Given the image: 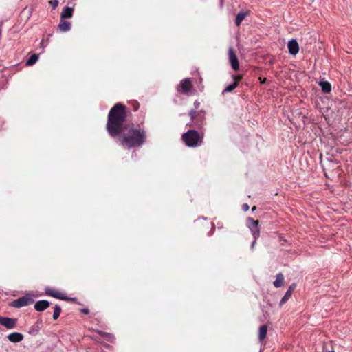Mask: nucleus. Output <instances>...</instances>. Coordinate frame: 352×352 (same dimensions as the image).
Listing matches in <instances>:
<instances>
[{
	"label": "nucleus",
	"instance_id": "1",
	"mask_svg": "<svg viewBox=\"0 0 352 352\" xmlns=\"http://www.w3.org/2000/svg\"><path fill=\"white\" fill-rule=\"evenodd\" d=\"M128 109L122 103H116L109 111L106 129L111 138L118 137V143L125 148L140 147L146 141L147 133L142 124H124Z\"/></svg>",
	"mask_w": 352,
	"mask_h": 352
},
{
	"label": "nucleus",
	"instance_id": "2",
	"mask_svg": "<svg viewBox=\"0 0 352 352\" xmlns=\"http://www.w3.org/2000/svg\"><path fill=\"white\" fill-rule=\"evenodd\" d=\"M203 133H200L194 129L188 130L182 136L183 142L188 147H197L200 146L203 142Z\"/></svg>",
	"mask_w": 352,
	"mask_h": 352
},
{
	"label": "nucleus",
	"instance_id": "3",
	"mask_svg": "<svg viewBox=\"0 0 352 352\" xmlns=\"http://www.w3.org/2000/svg\"><path fill=\"white\" fill-rule=\"evenodd\" d=\"M206 112L204 110H193L191 109L189 112L191 124H188L191 128H196L198 129H202L206 122Z\"/></svg>",
	"mask_w": 352,
	"mask_h": 352
},
{
	"label": "nucleus",
	"instance_id": "4",
	"mask_svg": "<svg viewBox=\"0 0 352 352\" xmlns=\"http://www.w3.org/2000/svg\"><path fill=\"white\" fill-rule=\"evenodd\" d=\"M192 88V84L190 78H185L182 80L177 87V91L179 93L188 94Z\"/></svg>",
	"mask_w": 352,
	"mask_h": 352
},
{
	"label": "nucleus",
	"instance_id": "5",
	"mask_svg": "<svg viewBox=\"0 0 352 352\" xmlns=\"http://www.w3.org/2000/svg\"><path fill=\"white\" fill-rule=\"evenodd\" d=\"M228 55H229V60L230 63V65L232 66V68L234 71H238L239 69V63L238 58L236 55V53L233 48L230 47L228 51Z\"/></svg>",
	"mask_w": 352,
	"mask_h": 352
},
{
	"label": "nucleus",
	"instance_id": "6",
	"mask_svg": "<svg viewBox=\"0 0 352 352\" xmlns=\"http://www.w3.org/2000/svg\"><path fill=\"white\" fill-rule=\"evenodd\" d=\"M16 322L17 319L16 318H11L0 316V324L6 327L7 329H13L15 327Z\"/></svg>",
	"mask_w": 352,
	"mask_h": 352
},
{
	"label": "nucleus",
	"instance_id": "7",
	"mask_svg": "<svg viewBox=\"0 0 352 352\" xmlns=\"http://www.w3.org/2000/svg\"><path fill=\"white\" fill-rule=\"evenodd\" d=\"M289 54L296 55L299 52V45L296 39L290 40L287 43Z\"/></svg>",
	"mask_w": 352,
	"mask_h": 352
},
{
	"label": "nucleus",
	"instance_id": "8",
	"mask_svg": "<svg viewBox=\"0 0 352 352\" xmlns=\"http://www.w3.org/2000/svg\"><path fill=\"white\" fill-rule=\"evenodd\" d=\"M45 294L47 295V296H52V297H54L56 298H58V299H61V300H65L67 299L64 296L63 294L60 292L58 290H56V289H52V288H47L45 289Z\"/></svg>",
	"mask_w": 352,
	"mask_h": 352
},
{
	"label": "nucleus",
	"instance_id": "9",
	"mask_svg": "<svg viewBox=\"0 0 352 352\" xmlns=\"http://www.w3.org/2000/svg\"><path fill=\"white\" fill-rule=\"evenodd\" d=\"M296 287V283H293V284H292L289 286L288 290L286 292V293L285 294L284 296L282 298V299H281V300L280 302V305H282L285 304L289 300V298L292 296V294L295 290Z\"/></svg>",
	"mask_w": 352,
	"mask_h": 352
},
{
	"label": "nucleus",
	"instance_id": "10",
	"mask_svg": "<svg viewBox=\"0 0 352 352\" xmlns=\"http://www.w3.org/2000/svg\"><path fill=\"white\" fill-rule=\"evenodd\" d=\"M50 305V302L45 300L37 301L34 304V309L38 311H43L48 308Z\"/></svg>",
	"mask_w": 352,
	"mask_h": 352
},
{
	"label": "nucleus",
	"instance_id": "11",
	"mask_svg": "<svg viewBox=\"0 0 352 352\" xmlns=\"http://www.w3.org/2000/svg\"><path fill=\"white\" fill-rule=\"evenodd\" d=\"M285 278L283 274L279 273L276 275V280L273 282V285L275 287L278 288L284 285Z\"/></svg>",
	"mask_w": 352,
	"mask_h": 352
},
{
	"label": "nucleus",
	"instance_id": "12",
	"mask_svg": "<svg viewBox=\"0 0 352 352\" xmlns=\"http://www.w3.org/2000/svg\"><path fill=\"white\" fill-rule=\"evenodd\" d=\"M58 28L61 32H67L71 29V23L63 19H60Z\"/></svg>",
	"mask_w": 352,
	"mask_h": 352
},
{
	"label": "nucleus",
	"instance_id": "13",
	"mask_svg": "<svg viewBox=\"0 0 352 352\" xmlns=\"http://www.w3.org/2000/svg\"><path fill=\"white\" fill-rule=\"evenodd\" d=\"M267 333V326L266 324L261 325L258 330V338L261 342H263L265 339Z\"/></svg>",
	"mask_w": 352,
	"mask_h": 352
},
{
	"label": "nucleus",
	"instance_id": "14",
	"mask_svg": "<svg viewBox=\"0 0 352 352\" xmlns=\"http://www.w3.org/2000/svg\"><path fill=\"white\" fill-rule=\"evenodd\" d=\"M73 12L74 9L72 8L65 7L61 12L60 18L63 19L67 18H71L73 15Z\"/></svg>",
	"mask_w": 352,
	"mask_h": 352
},
{
	"label": "nucleus",
	"instance_id": "15",
	"mask_svg": "<svg viewBox=\"0 0 352 352\" xmlns=\"http://www.w3.org/2000/svg\"><path fill=\"white\" fill-rule=\"evenodd\" d=\"M8 338L10 342H19L22 340V334L20 333H12L8 336Z\"/></svg>",
	"mask_w": 352,
	"mask_h": 352
},
{
	"label": "nucleus",
	"instance_id": "16",
	"mask_svg": "<svg viewBox=\"0 0 352 352\" xmlns=\"http://www.w3.org/2000/svg\"><path fill=\"white\" fill-rule=\"evenodd\" d=\"M319 85L324 93L328 94L331 91V85L327 81H320Z\"/></svg>",
	"mask_w": 352,
	"mask_h": 352
},
{
	"label": "nucleus",
	"instance_id": "17",
	"mask_svg": "<svg viewBox=\"0 0 352 352\" xmlns=\"http://www.w3.org/2000/svg\"><path fill=\"white\" fill-rule=\"evenodd\" d=\"M41 322H36L30 327V330L28 331V333L32 336L37 335L41 329Z\"/></svg>",
	"mask_w": 352,
	"mask_h": 352
},
{
	"label": "nucleus",
	"instance_id": "18",
	"mask_svg": "<svg viewBox=\"0 0 352 352\" xmlns=\"http://www.w3.org/2000/svg\"><path fill=\"white\" fill-rule=\"evenodd\" d=\"M248 12H240L236 16L235 23L240 25L243 20L248 15Z\"/></svg>",
	"mask_w": 352,
	"mask_h": 352
},
{
	"label": "nucleus",
	"instance_id": "19",
	"mask_svg": "<svg viewBox=\"0 0 352 352\" xmlns=\"http://www.w3.org/2000/svg\"><path fill=\"white\" fill-rule=\"evenodd\" d=\"M38 59V54H33L30 56L28 60L26 62L27 66H31L34 65Z\"/></svg>",
	"mask_w": 352,
	"mask_h": 352
},
{
	"label": "nucleus",
	"instance_id": "20",
	"mask_svg": "<svg viewBox=\"0 0 352 352\" xmlns=\"http://www.w3.org/2000/svg\"><path fill=\"white\" fill-rule=\"evenodd\" d=\"M34 302L33 296L30 294L23 296V306L31 304Z\"/></svg>",
	"mask_w": 352,
	"mask_h": 352
},
{
	"label": "nucleus",
	"instance_id": "21",
	"mask_svg": "<svg viewBox=\"0 0 352 352\" xmlns=\"http://www.w3.org/2000/svg\"><path fill=\"white\" fill-rule=\"evenodd\" d=\"M61 312V308L59 305H56L54 307V314H53V319L56 320L60 316Z\"/></svg>",
	"mask_w": 352,
	"mask_h": 352
},
{
	"label": "nucleus",
	"instance_id": "22",
	"mask_svg": "<svg viewBox=\"0 0 352 352\" xmlns=\"http://www.w3.org/2000/svg\"><path fill=\"white\" fill-rule=\"evenodd\" d=\"M238 86V82H234L226 87L223 92H231Z\"/></svg>",
	"mask_w": 352,
	"mask_h": 352
},
{
	"label": "nucleus",
	"instance_id": "23",
	"mask_svg": "<svg viewBox=\"0 0 352 352\" xmlns=\"http://www.w3.org/2000/svg\"><path fill=\"white\" fill-rule=\"evenodd\" d=\"M10 305L12 307H18V308L21 307H22V297L12 302Z\"/></svg>",
	"mask_w": 352,
	"mask_h": 352
},
{
	"label": "nucleus",
	"instance_id": "24",
	"mask_svg": "<svg viewBox=\"0 0 352 352\" xmlns=\"http://www.w3.org/2000/svg\"><path fill=\"white\" fill-rule=\"evenodd\" d=\"M130 104H131L132 107H133V110L134 111H136L138 110L139 107H140V104L138 101L136 100H133L130 102Z\"/></svg>",
	"mask_w": 352,
	"mask_h": 352
},
{
	"label": "nucleus",
	"instance_id": "25",
	"mask_svg": "<svg viewBox=\"0 0 352 352\" xmlns=\"http://www.w3.org/2000/svg\"><path fill=\"white\" fill-rule=\"evenodd\" d=\"M248 221H250L252 224V226L256 228H258V220H254V219L252 218H248Z\"/></svg>",
	"mask_w": 352,
	"mask_h": 352
},
{
	"label": "nucleus",
	"instance_id": "26",
	"mask_svg": "<svg viewBox=\"0 0 352 352\" xmlns=\"http://www.w3.org/2000/svg\"><path fill=\"white\" fill-rule=\"evenodd\" d=\"M49 4L52 7L53 9H55L58 5V0H50L49 1Z\"/></svg>",
	"mask_w": 352,
	"mask_h": 352
},
{
	"label": "nucleus",
	"instance_id": "27",
	"mask_svg": "<svg viewBox=\"0 0 352 352\" xmlns=\"http://www.w3.org/2000/svg\"><path fill=\"white\" fill-rule=\"evenodd\" d=\"M259 229L258 228H256L255 230H252V234L254 237V239H256L259 236Z\"/></svg>",
	"mask_w": 352,
	"mask_h": 352
},
{
	"label": "nucleus",
	"instance_id": "28",
	"mask_svg": "<svg viewBox=\"0 0 352 352\" xmlns=\"http://www.w3.org/2000/svg\"><path fill=\"white\" fill-rule=\"evenodd\" d=\"M234 82H236L239 83V82L243 78V76L242 75H236V76H234Z\"/></svg>",
	"mask_w": 352,
	"mask_h": 352
},
{
	"label": "nucleus",
	"instance_id": "29",
	"mask_svg": "<svg viewBox=\"0 0 352 352\" xmlns=\"http://www.w3.org/2000/svg\"><path fill=\"white\" fill-rule=\"evenodd\" d=\"M199 106H200V102L198 100H195L194 102L195 109H193V110H198Z\"/></svg>",
	"mask_w": 352,
	"mask_h": 352
},
{
	"label": "nucleus",
	"instance_id": "30",
	"mask_svg": "<svg viewBox=\"0 0 352 352\" xmlns=\"http://www.w3.org/2000/svg\"><path fill=\"white\" fill-rule=\"evenodd\" d=\"M242 208H243V210L245 212L248 211V210H249V206H248V204H244L242 206Z\"/></svg>",
	"mask_w": 352,
	"mask_h": 352
},
{
	"label": "nucleus",
	"instance_id": "31",
	"mask_svg": "<svg viewBox=\"0 0 352 352\" xmlns=\"http://www.w3.org/2000/svg\"><path fill=\"white\" fill-rule=\"evenodd\" d=\"M81 311H82L83 314H89V309H82L81 310Z\"/></svg>",
	"mask_w": 352,
	"mask_h": 352
},
{
	"label": "nucleus",
	"instance_id": "32",
	"mask_svg": "<svg viewBox=\"0 0 352 352\" xmlns=\"http://www.w3.org/2000/svg\"><path fill=\"white\" fill-rule=\"evenodd\" d=\"M259 80L261 81V83H265V82L267 80V79L265 78H264L263 79L261 78H259Z\"/></svg>",
	"mask_w": 352,
	"mask_h": 352
},
{
	"label": "nucleus",
	"instance_id": "33",
	"mask_svg": "<svg viewBox=\"0 0 352 352\" xmlns=\"http://www.w3.org/2000/svg\"><path fill=\"white\" fill-rule=\"evenodd\" d=\"M256 239H254V241L252 242V247H254V245H255V243H256Z\"/></svg>",
	"mask_w": 352,
	"mask_h": 352
},
{
	"label": "nucleus",
	"instance_id": "34",
	"mask_svg": "<svg viewBox=\"0 0 352 352\" xmlns=\"http://www.w3.org/2000/svg\"><path fill=\"white\" fill-rule=\"evenodd\" d=\"M256 207L254 206L252 207V210L254 211V210H256Z\"/></svg>",
	"mask_w": 352,
	"mask_h": 352
}]
</instances>
